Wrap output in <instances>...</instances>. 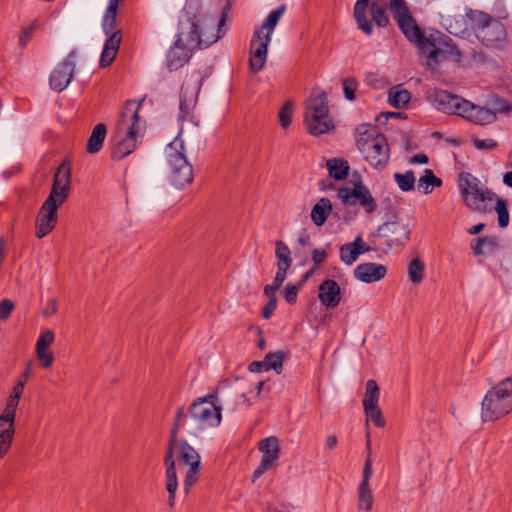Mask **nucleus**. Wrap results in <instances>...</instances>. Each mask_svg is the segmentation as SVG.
Masks as SVG:
<instances>
[{"mask_svg":"<svg viewBox=\"0 0 512 512\" xmlns=\"http://www.w3.org/2000/svg\"><path fill=\"white\" fill-rule=\"evenodd\" d=\"M201 465H193L186 472L183 481V490L185 494H189L191 488L196 484L200 478Z\"/></svg>","mask_w":512,"mask_h":512,"instance_id":"a18cd8bd","label":"nucleus"},{"mask_svg":"<svg viewBox=\"0 0 512 512\" xmlns=\"http://www.w3.org/2000/svg\"><path fill=\"white\" fill-rule=\"evenodd\" d=\"M373 21L378 27H386L389 23V18L386 8L380 6L376 1L369 2L368 6Z\"/></svg>","mask_w":512,"mask_h":512,"instance_id":"4c0bfd02","label":"nucleus"},{"mask_svg":"<svg viewBox=\"0 0 512 512\" xmlns=\"http://www.w3.org/2000/svg\"><path fill=\"white\" fill-rule=\"evenodd\" d=\"M248 370L253 373L266 371V364L263 361H253L249 364Z\"/></svg>","mask_w":512,"mask_h":512,"instance_id":"69168bd1","label":"nucleus"},{"mask_svg":"<svg viewBox=\"0 0 512 512\" xmlns=\"http://www.w3.org/2000/svg\"><path fill=\"white\" fill-rule=\"evenodd\" d=\"M494 209L498 215V225L500 228H506L509 224V210L505 199L496 195Z\"/></svg>","mask_w":512,"mask_h":512,"instance_id":"ea45409f","label":"nucleus"},{"mask_svg":"<svg viewBox=\"0 0 512 512\" xmlns=\"http://www.w3.org/2000/svg\"><path fill=\"white\" fill-rule=\"evenodd\" d=\"M187 413L183 406L176 411L173 426L170 431L167 451L164 455V466L166 474V489L168 492V505L172 508L175 504V495L178 488V478L175 467L174 454L176 453L179 462L190 467L201 465V457L197 450L186 440H178V433L186 425Z\"/></svg>","mask_w":512,"mask_h":512,"instance_id":"f257e3e1","label":"nucleus"},{"mask_svg":"<svg viewBox=\"0 0 512 512\" xmlns=\"http://www.w3.org/2000/svg\"><path fill=\"white\" fill-rule=\"evenodd\" d=\"M327 253L322 249H314L312 251V261L314 264V269L318 268L320 264L326 259Z\"/></svg>","mask_w":512,"mask_h":512,"instance_id":"680f3d73","label":"nucleus"},{"mask_svg":"<svg viewBox=\"0 0 512 512\" xmlns=\"http://www.w3.org/2000/svg\"><path fill=\"white\" fill-rule=\"evenodd\" d=\"M394 180L401 191H412L415 187L416 179L412 170H408L405 173H395Z\"/></svg>","mask_w":512,"mask_h":512,"instance_id":"58836bf2","label":"nucleus"},{"mask_svg":"<svg viewBox=\"0 0 512 512\" xmlns=\"http://www.w3.org/2000/svg\"><path fill=\"white\" fill-rule=\"evenodd\" d=\"M121 40H122L121 31L112 32V33H110V37L105 41L104 47H109L111 49L119 50Z\"/></svg>","mask_w":512,"mask_h":512,"instance_id":"6e6d98bb","label":"nucleus"},{"mask_svg":"<svg viewBox=\"0 0 512 512\" xmlns=\"http://www.w3.org/2000/svg\"><path fill=\"white\" fill-rule=\"evenodd\" d=\"M373 474V468H372V459L370 455H367L364 467L362 471V479L360 481V485H370V479Z\"/></svg>","mask_w":512,"mask_h":512,"instance_id":"3c124183","label":"nucleus"},{"mask_svg":"<svg viewBox=\"0 0 512 512\" xmlns=\"http://www.w3.org/2000/svg\"><path fill=\"white\" fill-rule=\"evenodd\" d=\"M304 121L308 132L314 136L329 133L334 129V124L328 113L304 114Z\"/></svg>","mask_w":512,"mask_h":512,"instance_id":"412c9836","label":"nucleus"},{"mask_svg":"<svg viewBox=\"0 0 512 512\" xmlns=\"http://www.w3.org/2000/svg\"><path fill=\"white\" fill-rule=\"evenodd\" d=\"M76 57L77 50L73 49L67 57L53 69L49 77V85L52 90L62 92L67 88L74 75Z\"/></svg>","mask_w":512,"mask_h":512,"instance_id":"4468645a","label":"nucleus"},{"mask_svg":"<svg viewBox=\"0 0 512 512\" xmlns=\"http://www.w3.org/2000/svg\"><path fill=\"white\" fill-rule=\"evenodd\" d=\"M332 211V203L330 199L323 197L321 198L311 210V220L312 222L321 227L325 224L329 214Z\"/></svg>","mask_w":512,"mask_h":512,"instance_id":"c85d7f7f","label":"nucleus"},{"mask_svg":"<svg viewBox=\"0 0 512 512\" xmlns=\"http://www.w3.org/2000/svg\"><path fill=\"white\" fill-rule=\"evenodd\" d=\"M379 396L380 390L377 382L373 379H369L366 382L365 394L362 400L363 408L368 407V409H370L372 406H377Z\"/></svg>","mask_w":512,"mask_h":512,"instance_id":"f704fd0d","label":"nucleus"},{"mask_svg":"<svg viewBox=\"0 0 512 512\" xmlns=\"http://www.w3.org/2000/svg\"><path fill=\"white\" fill-rule=\"evenodd\" d=\"M470 27L486 47H500L506 40L504 24L490 14L470 9L467 14Z\"/></svg>","mask_w":512,"mask_h":512,"instance_id":"1a4fd4ad","label":"nucleus"},{"mask_svg":"<svg viewBox=\"0 0 512 512\" xmlns=\"http://www.w3.org/2000/svg\"><path fill=\"white\" fill-rule=\"evenodd\" d=\"M376 236L384 238L388 248L402 247L410 239V229L402 222L387 221L377 228Z\"/></svg>","mask_w":512,"mask_h":512,"instance_id":"2eb2a0df","label":"nucleus"},{"mask_svg":"<svg viewBox=\"0 0 512 512\" xmlns=\"http://www.w3.org/2000/svg\"><path fill=\"white\" fill-rule=\"evenodd\" d=\"M200 82L186 83L181 88L178 120L193 121V111L198 101Z\"/></svg>","mask_w":512,"mask_h":512,"instance_id":"f3484780","label":"nucleus"},{"mask_svg":"<svg viewBox=\"0 0 512 512\" xmlns=\"http://www.w3.org/2000/svg\"><path fill=\"white\" fill-rule=\"evenodd\" d=\"M320 303L326 308H335L341 301V288L333 279H325L318 288Z\"/></svg>","mask_w":512,"mask_h":512,"instance_id":"6ab92c4d","label":"nucleus"},{"mask_svg":"<svg viewBox=\"0 0 512 512\" xmlns=\"http://www.w3.org/2000/svg\"><path fill=\"white\" fill-rule=\"evenodd\" d=\"M386 273L387 269L384 265L371 262L359 264L354 269V277L364 283L380 281Z\"/></svg>","mask_w":512,"mask_h":512,"instance_id":"aec40b11","label":"nucleus"},{"mask_svg":"<svg viewBox=\"0 0 512 512\" xmlns=\"http://www.w3.org/2000/svg\"><path fill=\"white\" fill-rule=\"evenodd\" d=\"M459 191L465 205L472 211L487 213L492 210L496 194L483 185L469 172H461L458 177Z\"/></svg>","mask_w":512,"mask_h":512,"instance_id":"6e6552de","label":"nucleus"},{"mask_svg":"<svg viewBox=\"0 0 512 512\" xmlns=\"http://www.w3.org/2000/svg\"><path fill=\"white\" fill-rule=\"evenodd\" d=\"M258 448L262 453L261 461L273 467L280 456L278 438L275 436L267 437L260 441Z\"/></svg>","mask_w":512,"mask_h":512,"instance_id":"5701e85b","label":"nucleus"},{"mask_svg":"<svg viewBox=\"0 0 512 512\" xmlns=\"http://www.w3.org/2000/svg\"><path fill=\"white\" fill-rule=\"evenodd\" d=\"M459 116L476 125H488L495 122L497 118L493 110L468 100L465 101Z\"/></svg>","mask_w":512,"mask_h":512,"instance_id":"a211bd4d","label":"nucleus"},{"mask_svg":"<svg viewBox=\"0 0 512 512\" xmlns=\"http://www.w3.org/2000/svg\"><path fill=\"white\" fill-rule=\"evenodd\" d=\"M34 30H35L34 24H31V25L23 28L22 33L19 37V43L22 48L26 47L27 43L30 41V39L33 36Z\"/></svg>","mask_w":512,"mask_h":512,"instance_id":"bf43d9fd","label":"nucleus"},{"mask_svg":"<svg viewBox=\"0 0 512 512\" xmlns=\"http://www.w3.org/2000/svg\"><path fill=\"white\" fill-rule=\"evenodd\" d=\"M144 99L136 103L133 100L126 102L117 124L118 133H125L122 138L112 149L111 157L114 160H122L131 154L137 146V137L141 131L139 110Z\"/></svg>","mask_w":512,"mask_h":512,"instance_id":"39448f33","label":"nucleus"},{"mask_svg":"<svg viewBox=\"0 0 512 512\" xmlns=\"http://www.w3.org/2000/svg\"><path fill=\"white\" fill-rule=\"evenodd\" d=\"M356 131V146L364 159L373 168L383 170L390 158V148L384 134L369 123L360 124Z\"/></svg>","mask_w":512,"mask_h":512,"instance_id":"20e7f679","label":"nucleus"},{"mask_svg":"<svg viewBox=\"0 0 512 512\" xmlns=\"http://www.w3.org/2000/svg\"><path fill=\"white\" fill-rule=\"evenodd\" d=\"M275 245V255L278 259L277 266L280 265L282 267L290 268L292 265V259L289 247L283 241H277Z\"/></svg>","mask_w":512,"mask_h":512,"instance_id":"79ce46f5","label":"nucleus"},{"mask_svg":"<svg viewBox=\"0 0 512 512\" xmlns=\"http://www.w3.org/2000/svg\"><path fill=\"white\" fill-rule=\"evenodd\" d=\"M512 412V375L493 385L481 404L483 421H496Z\"/></svg>","mask_w":512,"mask_h":512,"instance_id":"0eeeda50","label":"nucleus"},{"mask_svg":"<svg viewBox=\"0 0 512 512\" xmlns=\"http://www.w3.org/2000/svg\"><path fill=\"white\" fill-rule=\"evenodd\" d=\"M370 0H357L354 5L353 16L358 25L365 34L371 35L373 33V25L368 20L366 10L368 9Z\"/></svg>","mask_w":512,"mask_h":512,"instance_id":"393cba45","label":"nucleus"},{"mask_svg":"<svg viewBox=\"0 0 512 512\" xmlns=\"http://www.w3.org/2000/svg\"><path fill=\"white\" fill-rule=\"evenodd\" d=\"M70 179V165L63 162L54 174L51 192L42 204L36 218L35 236L38 239L45 237L54 229L57 222V210L68 197Z\"/></svg>","mask_w":512,"mask_h":512,"instance_id":"f03ea898","label":"nucleus"},{"mask_svg":"<svg viewBox=\"0 0 512 512\" xmlns=\"http://www.w3.org/2000/svg\"><path fill=\"white\" fill-rule=\"evenodd\" d=\"M390 9L394 18H396L397 15H400L401 13H409L405 0H391Z\"/></svg>","mask_w":512,"mask_h":512,"instance_id":"4d7b16f0","label":"nucleus"},{"mask_svg":"<svg viewBox=\"0 0 512 512\" xmlns=\"http://www.w3.org/2000/svg\"><path fill=\"white\" fill-rule=\"evenodd\" d=\"M116 16H117V9L114 8V5L108 6L103 18V30L104 32L109 35L112 32H115L116 28Z\"/></svg>","mask_w":512,"mask_h":512,"instance_id":"49530a36","label":"nucleus"},{"mask_svg":"<svg viewBox=\"0 0 512 512\" xmlns=\"http://www.w3.org/2000/svg\"><path fill=\"white\" fill-rule=\"evenodd\" d=\"M429 158L426 154H416L410 158L412 164H427Z\"/></svg>","mask_w":512,"mask_h":512,"instance_id":"338daca9","label":"nucleus"},{"mask_svg":"<svg viewBox=\"0 0 512 512\" xmlns=\"http://www.w3.org/2000/svg\"><path fill=\"white\" fill-rule=\"evenodd\" d=\"M167 161L171 169V183L178 189L190 184L193 180V167L188 162L184 142L177 136L166 148Z\"/></svg>","mask_w":512,"mask_h":512,"instance_id":"9d476101","label":"nucleus"},{"mask_svg":"<svg viewBox=\"0 0 512 512\" xmlns=\"http://www.w3.org/2000/svg\"><path fill=\"white\" fill-rule=\"evenodd\" d=\"M106 134H107L106 125L104 123L97 124L93 128L92 133L87 140L86 152L89 154L98 153L103 147V143L105 141Z\"/></svg>","mask_w":512,"mask_h":512,"instance_id":"bb28decb","label":"nucleus"},{"mask_svg":"<svg viewBox=\"0 0 512 512\" xmlns=\"http://www.w3.org/2000/svg\"><path fill=\"white\" fill-rule=\"evenodd\" d=\"M285 11L286 5H280L278 8L271 11L261 27L254 31L250 45L249 58V67L252 72L257 73L264 68L272 33Z\"/></svg>","mask_w":512,"mask_h":512,"instance_id":"423d86ee","label":"nucleus"},{"mask_svg":"<svg viewBox=\"0 0 512 512\" xmlns=\"http://www.w3.org/2000/svg\"><path fill=\"white\" fill-rule=\"evenodd\" d=\"M358 83L354 78H346L343 80V91L345 98L349 101H353L356 98V90Z\"/></svg>","mask_w":512,"mask_h":512,"instance_id":"de8ad7c7","label":"nucleus"},{"mask_svg":"<svg viewBox=\"0 0 512 512\" xmlns=\"http://www.w3.org/2000/svg\"><path fill=\"white\" fill-rule=\"evenodd\" d=\"M217 393L195 399L189 407V415L199 430L218 427L222 419V408L217 404Z\"/></svg>","mask_w":512,"mask_h":512,"instance_id":"9b49d317","label":"nucleus"},{"mask_svg":"<svg viewBox=\"0 0 512 512\" xmlns=\"http://www.w3.org/2000/svg\"><path fill=\"white\" fill-rule=\"evenodd\" d=\"M55 339L54 333L51 330L43 332L36 342V353L43 368H49L54 362L53 354L48 351V347Z\"/></svg>","mask_w":512,"mask_h":512,"instance_id":"4be33fe9","label":"nucleus"},{"mask_svg":"<svg viewBox=\"0 0 512 512\" xmlns=\"http://www.w3.org/2000/svg\"><path fill=\"white\" fill-rule=\"evenodd\" d=\"M327 95L324 91H313L310 98L306 101L304 114L328 113Z\"/></svg>","mask_w":512,"mask_h":512,"instance_id":"a878e982","label":"nucleus"},{"mask_svg":"<svg viewBox=\"0 0 512 512\" xmlns=\"http://www.w3.org/2000/svg\"><path fill=\"white\" fill-rule=\"evenodd\" d=\"M190 49L185 46L176 47L174 44L167 53V68L169 71H176L183 67L190 59Z\"/></svg>","mask_w":512,"mask_h":512,"instance_id":"b1692460","label":"nucleus"},{"mask_svg":"<svg viewBox=\"0 0 512 512\" xmlns=\"http://www.w3.org/2000/svg\"><path fill=\"white\" fill-rule=\"evenodd\" d=\"M20 398H16L12 395L9 396L5 409L0 415V421L15 423L16 409L19 405Z\"/></svg>","mask_w":512,"mask_h":512,"instance_id":"37998d69","label":"nucleus"},{"mask_svg":"<svg viewBox=\"0 0 512 512\" xmlns=\"http://www.w3.org/2000/svg\"><path fill=\"white\" fill-rule=\"evenodd\" d=\"M361 243V236H357L352 243H346L340 247V258L347 265L353 264L360 254L370 251V248H357Z\"/></svg>","mask_w":512,"mask_h":512,"instance_id":"cd10ccee","label":"nucleus"},{"mask_svg":"<svg viewBox=\"0 0 512 512\" xmlns=\"http://www.w3.org/2000/svg\"><path fill=\"white\" fill-rule=\"evenodd\" d=\"M390 117L407 118V116L401 112H382L379 115H377L376 122L380 124H385Z\"/></svg>","mask_w":512,"mask_h":512,"instance_id":"052dcab7","label":"nucleus"},{"mask_svg":"<svg viewBox=\"0 0 512 512\" xmlns=\"http://www.w3.org/2000/svg\"><path fill=\"white\" fill-rule=\"evenodd\" d=\"M298 295V286L288 283L284 290V299L289 304H294L296 302Z\"/></svg>","mask_w":512,"mask_h":512,"instance_id":"864d4df0","label":"nucleus"},{"mask_svg":"<svg viewBox=\"0 0 512 512\" xmlns=\"http://www.w3.org/2000/svg\"><path fill=\"white\" fill-rule=\"evenodd\" d=\"M285 354L281 351L275 353H268L264 358L266 364V371L273 369L277 373H280L283 367Z\"/></svg>","mask_w":512,"mask_h":512,"instance_id":"c03bdc74","label":"nucleus"},{"mask_svg":"<svg viewBox=\"0 0 512 512\" xmlns=\"http://www.w3.org/2000/svg\"><path fill=\"white\" fill-rule=\"evenodd\" d=\"M359 511L370 512L373 509L374 497L370 485H360L357 488Z\"/></svg>","mask_w":512,"mask_h":512,"instance_id":"473e14b6","label":"nucleus"},{"mask_svg":"<svg viewBox=\"0 0 512 512\" xmlns=\"http://www.w3.org/2000/svg\"><path fill=\"white\" fill-rule=\"evenodd\" d=\"M15 433V424L0 421V459L9 451Z\"/></svg>","mask_w":512,"mask_h":512,"instance_id":"c756f323","label":"nucleus"},{"mask_svg":"<svg viewBox=\"0 0 512 512\" xmlns=\"http://www.w3.org/2000/svg\"><path fill=\"white\" fill-rule=\"evenodd\" d=\"M219 38H221V36H212L211 39L204 40L203 34L198 32L197 23L193 19L188 18L185 22H180L179 24L175 45L178 48L185 46L188 49L196 47L205 49L215 43Z\"/></svg>","mask_w":512,"mask_h":512,"instance_id":"f8f14e48","label":"nucleus"},{"mask_svg":"<svg viewBox=\"0 0 512 512\" xmlns=\"http://www.w3.org/2000/svg\"><path fill=\"white\" fill-rule=\"evenodd\" d=\"M289 268L282 267L280 265L277 266V272L273 279L272 285H274L278 290L282 287L283 282L286 279L287 271Z\"/></svg>","mask_w":512,"mask_h":512,"instance_id":"13d9d810","label":"nucleus"},{"mask_svg":"<svg viewBox=\"0 0 512 512\" xmlns=\"http://www.w3.org/2000/svg\"><path fill=\"white\" fill-rule=\"evenodd\" d=\"M411 99V93L406 89H398L393 87L388 92V103L397 108H405Z\"/></svg>","mask_w":512,"mask_h":512,"instance_id":"72a5a7b5","label":"nucleus"},{"mask_svg":"<svg viewBox=\"0 0 512 512\" xmlns=\"http://www.w3.org/2000/svg\"><path fill=\"white\" fill-rule=\"evenodd\" d=\"M326 166L329 175L335 180H344L347 178L349 173L348 161L342 158H332L327 160Z\"/></svg>","mask_w":512,"mask_h":512,"instance_id":"7c9ffc66","label":"nucleus"},{"mask_svg":"<svg viewBox=\"0 0 512 512\" xmlns=\"http://www.w3.org/2000/svg\"><path fill=\"white\" fill-rule=\"evenodd\" d=\"M496 247L497 240L495 237H478L471 241V249L475 256L491 253Z\"/></svg>","mask_w":512,"mask_h":512,"instance_id":"2f4dec72","label":"nucleus"},{"mask_svg":"<svg viewBox=\"0 0 512 512\" xmlns=\"http://www.w3.org/2000/svg\"><path fill=\"white\" fill-rule=\"evenodd\" d=\"M276 305H277L276 298H271V300H268V303L265 305V307L262 310V316L265 319H269L271 317V315L273 314V312L275 311Z\"/></svg>","mask_w":512,"mask_h":512,"instance_id":"e2e57ef3","label":"nucleus"},{"mask_svg":"<svg viewBox=\"0 0 512 512\" xmlns=\"http://www.w3.org/2000/svg\"><path fill=\"white\" fill-rule=\"evenodd\" d=\"M118 50L111 49L109 47H103V51L100 57V66L102 68L108 67L114 61Z\"/></svg>","mask_w":512,"mask_h":512,"instance_id":"8fccbe9b","label":"nucleus"},{"mask_svg":"<svg viewBox=\"0 0 512 512\" xmlns=\"http://www.w3.org/2000/svg\"><path fill=\"white\" fill-rule=\"evenodd\" d=\"M442 180L435 176L432 170L426 169L424 175L418 180V189H422L424 194H430L433 187H440Z\"/></svg>","mask_w":512,"mask_h":512,"instance_id":"c9c22d12","label":"nucleus"},{"mask_svg":"<svg viewBox=\"0 0 512 512\" xmlns=\"http://www.w3.org/2000/svg\"><path fill=\"white\" fill-rule=\"evenodd\" d=\"M428 98L437 110L448 115L454 114L458 116L466 101V99L442 89L430 91Z\"/></svg>","mask_w":512,"mask_h":512,"instance_id":"dca6fc26","label":"nucleus"},{"mask_svg":"<svg viewBox=\"0 0 512 512\" xmlns=\"http://www.w3.org/2000/svg\"><path fill=\"white\" fill-rule=\"evenodd\" d=\"M472 142H473L474 147L479 150H493L498 146L497 142L493 139L475 138L472 140Z\"/></svg>","mask_w":512,"mask_h":512,"instance_id":"603ef678","label":"nucleus"},{"mask_svg":"<svg viewBox=\"0 0 512 512\" xmlns=\"http://www.w3.org/2000/svg\"><path fill=\"white\" fill-rule=\"evenodd\" d=\"M365 416H366V429L369 430V421H371L376 427L382 428L385 426V420L382 415V411L380 407L372 406L370 409L368 407L363 408Z\"/></svg>","mask_w":512,"mask_h":512,"instance_id":"a19ab883","label":"nucleus"},{"mask_svg":"<svg viewBox=\"0 0 512 512\" xmlns=\"http://www.w3.org/2000/svg\"><path fill=\"white\" fill-rule=\"evenodd\" d=\"M397 21L399 29L405 37L412 43L416 44L419 53L427 57V65L433 67L446 58L449 53L455 60L459 61L461 52L455 45L446 42L448 50H443L435 45L432 36L427 37L421 28L417 25L415 19L410 13H401L394 18Z\"/></svg>","mask_w":512,"mask_h":512,"instance_id":"7ed1b4c3","label":"nucleus"},{"mask_svg":"<svg viewBox=\"0 0 512 512\" xmlns=\"http://www.w3.org/2000/svg\"><path fill=\"white\" fill-rule=\"evenodd\" d=\"M425 266L419 258H414L408 265L409 280L413 284H420L424 279Z\"/></svg>","mask_w":512,"mask_h":512,"instance_id":"e433bc0d","label":"nucleus"},{"mask_svg":"<svg viewBox=\"0 0 512 512\" xmlns=\"http://www.w3.org/2000/svg\"><path fill=\"white\" fill-rule=\"evenodd\" d=\"M271 468L272 466L260 461L259 466L253 472V482Z\"/></svg>","mask_w":512,"mask_h":512,"instance_id":"0e129e2a","label":"nucleus"},{"mask_svg":"<svg viewBox=\"0 0 512 512\" xmlns=\"http://www.w3.org/2000/svg\"><path fill=\"white\" fill-rule=\"evenodd\" d=\"M338 444V439L336 436L331 435L328 436L325 443V449L326 450H334Z\"/></svg>","mask_w":512,"mask_h":512,"instance_id":"774afa93","label":"nucleus"},{"mask_svg":"<svg viewBox=\"0 0 512 512\" xmlns=\"http://www.w3.org/2000/svg\"><path fill=\"white\" fill-rule=\"evenodd\" d=\"M15 305L9 299H3L0 302V320H6L14 310Z\"/></svg>","mask_w":512,"mask_h":512,"instance_id":"5fc2aeb1","label":"nucleus"},{"mask_svg":"<svg viewBox=\"0 0 512 512\" xmlns=\"http://www.w3.org/2000/svg\"><path fill=\"white\" fill-rule=\"evenodd\" d=\"M279 123L283 129H286L291 124L292 119V105L288 102L286 103L278 114Z\"/></svg>","mask_w":512,"mask_h":512,"instance_id":"09e8293b","label":"nucleus"},{"mask_svg":"<svg viewBox=\"0 0 512 512\" xmlns=\"http://www.w3.org/2000/svg\"><path fill=\"white\" fill-rule=\"evenodd\" d=\"M339 199L346 205L359 204L366 213L372 214L377 209V203L373 198L370 190L358 182L353 188L341 187L337 193Z\"/></svg>","mask_w":512,"mask_h":512,"instance_id":"ddd939ff","label":"nucleus"}]
</instances>
